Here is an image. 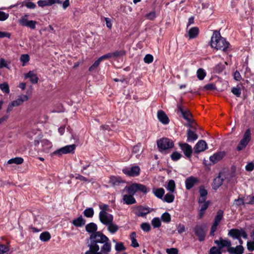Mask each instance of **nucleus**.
<instances>
[{
  "label": "nucleus",
  "mask_w": 254,
  "mask_h": 254,
  "mask_svg": "<svg viewBox=\"0 0 254 254\" xmlns=\"http://www.w3.org/2000/svg\"><path fill=\"white\" fill-rule=\"evenodd\" d=\"M90 240L89 250L85 254H110L112 244L109 239L102 233L98 231L91 235Z\"/></svg>",
  "instance_id": "nucleus-1"
},
{
  "label": "nucleus",
  "mask_w": 254,
  "mask_h": 254,
  "mask_svg": "<svg viewBox=\"0 0 254 254\" xmlns=\"http://www.w3.org/2000/svg\"><path fill=\"white\" fill-rule=\"evenodd\" d=\"M229 43L225 38L221 37L220 33L215 31L211 37L210 46L217 50L225 51L228 48Z\"/></svg>",
  "instance_id": "nucleus-2"
},
{
  "label": "nucleus",
  "mask_w": 254,
  "mask_h": 254,
  "mask_svg": "<svg viewBox=\"0 0 254 254\" xmlns=\"http://www.w3.org/2000/svg\"><path fill=\"white\" fill-rule=\"evenodd\" d=\"M125 190L128 194H131L132 195H134L138 191L143 193H146L149 190L145 186L138 183H133L128 187H126Z\"/></svg>",
  "instance_id": "nucleus-3"
},
{
  "label": "nucleus",
  "mask_w": 254,
  "mask_h": 254,
  "mask_svg": "<svg viewBox=\"0 0 254 254\" xmlns=\"http://www.w3.org/2000/svg\"><path fill=\"white\" fill-rule=\"evenodd\" d=\"M228 235L233 238L238 239L240 245L243 243V241L241 239V237L247 239L248 238V234L243 229H233L229 231Z\"/></svg>",
  "instance_id": "nucleus-4"
},
{
  "label": "nucleus",
  "mask_w": 254,
  "mask_h": 254,
  "mask_svg": "<svg viewBox=\"0 0 254 254\" xmlns=\"http://www.w3.org/2000/svg\"><path fill=\"white\" fill-rule=\"evenodd\" d=\"M29 98V97L26 95H21L18 96L16 100L11 102L8 104L6 112L7 113L10 112L14 107L21 105L24 102L28 100Z\"/></svg>",
  "instance_id": "nucleus-5"
},
{
  "label": "nucleus",
  "mask_w": 254,
  "mask_h": 254,
  "mask_svg": "<svg viewBox=\"0 0 254 254\" xmlns=\"http://www.w3.org/2000/svg\"><path fill=\"white\" fill-rule=\"evenodd\" d=\"M251 139V133L250 129H247L245 131L243 138L240 140L239 144L237 146V149L238 150L240 151L244 149Z\"/></svg>",
  "instance_id": "nucleus-6"
},
{
  "label": "nucleus",
  "mask_w": 254,
  "mask_h": 254,
  "mask_svg": "<svg viewBox=\"0 0 254 254\" xmlns=\"http://www.w3.org/2000/svg\"><path fill=\"white\" fill-rule=\"evenodd\" d=\"M157 146L160 150H165L174 146L173 141L168 138H162L157 141Z\"/></svg>",
  "instance_id": "nucleus-7"
},
{
  "label": "nucleus",
  "mask_w": 254,
  "mask_h": 254,
  "mask_svg": "<svg viewBox=\"0 0 254 254\" xmlns=\"http://www.w3.org/2000/svg\"><path fill=\"white\" fill-rule=\"evenodd\" d=\"M75 147L74 144L66 145L56 150L53 152V154L61 156L63 154L73 153Z\"/></svg>",
  "instance_id": "nucleus-8"
},
{
  "label": "nucleus",
  "mask_w": 254,
  "mask_h": 254,
  "mask_svg": "<svg viewBox=\"0 0 254 254\" xmlns=\"http://www.w3.org/2000/svg\"><path fill=\"white\" fill-rule=\"evenodd\" d=\"M28 15L25 14L22 16L19 20V23L22 26H26L31 29H34L36 27V21L34 20H29Z\"/></svg>",
  "instance_id": "nucleus-9"
},
{
  "label": "nucleus",
  "mask_w": 254,
  "mask_h": 254,
  "mask_svg": "<svg viewBox=\"0 0 254 254\" xmlns=\"http://www.w3.org/2000/svg\"><path fill=\"white\" fill-rule=\"evenodd\" d=\"M99 218L100 222L106 226L109 225L111 222H113V216L109 213H99Z\"/></svg>",
  "instance_id": "nucleus-10"
},
{
  "label": "nucleus",
  "mask_w": 254,
  "mask_h": 254,
  "mask_svg": "<svg viewBox=\"0 0 254 254\" xmlns=\"http://www.w3.org/2000/svg\"><path fill=\"white\" fill-rule=\"evenodd\" d=\"M123 172L129 176L135 177L139 175L140 173V168L137 166H134L131 167H127L123 169Z\"/></svg>",
  "instance_id": "nucleus-11"
},
{
  "label": "nucleus",
  "mask_w": 254,
  "mask_h": 254,
  "mask_svg": "<svg viewBox=\"0 0 254 254\" xmlns=\"http://www.w3.org/2000/svg\"><path fill=\"white\" fill-rule=\"evenodd\" d=\"M214 243L217 245L218 247L222 251L224 248H227V250L231 245L230 241L227 239H223L222 238H220L219 240L214 241Z\"/></svg>",
  "instance_id": "nucleus-12"
},
{
  "label": "nucleus",
  "mask_w": 254,
  "mask_h": 254,
  "mask_svg": "<svg viewBox=\"0 0 254 254\" xmlns=\"http://www.w3.org/2000/svg\"><path fill=\"white\" fill-rule=\"evenodd\" d=\"M224 179V176L222 174H219L213 182L212 184V189L215 190H217L222 185Z\"/></svg>",
  "instance_id": "nucleus-13"
},
{
  "label": "nucleus",
  "mask_w": 254,
  "mask_h": 254,
  "mask_svg": "<svg viewBox=\"0 0 254 254\" xmlns=\"http://www.w3.org/2000/svg\"><path fill=\"white\" fill-rule=\"evenodd\" d=\"M199 182L198 179L193 176L188 178L185 181V185L187 190H190Z\"/></svg>",
  "instance_id": "nucleus-14"
},
{
  "label": "nucleus",
  "mask_w": 254,
  "mask_h": 254,
  "mask_svg": "<svg viewBox=\"0 0 254 254\" xmlns=\"http://www.w3.org/2000/svg\"><path fill=\"white\" fill-rule=\"evenodd\" d=\"M207 148V143L203 140H200L197 142L194 147V151L196 153L204 151Z\"/></svg>",
  "instance_id": "nucleus-15"
},
{
  "label": "nucleus",
  "mask_w": 254,
  "mask_h": 254,
  "mask_svg": "<svg viewBox=\"0 0 254 254\" xmlns=\"http://www.w3.org/2000/svg\"><path fill=\"white\" fill-rule=\"evenodd\" d=\"M179 145L182 150L184 152L185 155L188 158H190L192 153L191 146L186 143H180Z\"/></svg>",
  "instance_id": "nucleus-16"
},
{
  "label": "nucleus",
  "mask_w": 254,
  "mask_h": 254,
  "mask_svg": "<svg viewBox=\"0 0 254 254\" xmlns=\"http://www.w3.org/2000/svg\"><path fill=\"white\" fill-rule=\"evenodd\" d=\"M195 235L198 237L200 241L204 240L205 236V232L204 229L200 226H196L194 228Z\"/></svg>",
  "instance_id": "nucleus-17"
},
{
  "label": "nucleus",
  "mask_w": 254,
  "mask_h": 254,
  "mask_svg": "<svg viewBox=\"0 0 254 254\" xmlns=\"http://www.w3.org/2000/svg\"><path fill=\"white\" fill-rule=\"evenodd\" d=\"M24 78H29L31 83L33 84L37 83L38 81L39 78L34 71H30L28 73L24 74Z\"/></svg>",
  "instance_id": "nucleus-18"
},
{
  "label": "nucleus",
  "mask_w": 254,
  "mask_h": 254,
  "mask_svg": "<svg viewBox=\"0 0 254 254\" xmlns=\"http://www.w3.org/2000/svg\"><path fill=\"white\" fill-rule=\"evenodd\" d=\"M122 55V53L120 51H116L113 53H109L100 57V60L103 61L107 59H114Z\"/></svg>",
  "instance_id": "nucleus-19"
},
{
  "label": "nucleus",
  "mask_w": 254,
  "mask_h": 254,
  "mask_svg": "<svg viewBox=\"0 0 254 254\" xmlns=\"http://www.w3.org/2000/svg\"><path fill=\"white\" fill-rule=\"evenodd\" d=\"M199 198L198 199V202L199 203L204 202L207 195V190L204 188L203 186H200L199 189Z\"/></svg>",
  "instance_id": "nucleus-20"
},
{
  "label": "nucleus",
  "mask_w": 254,
  "mask_h": 254,
  "mask_svg": "<svg viewBox=\"0 0 254 254\" xmlns=\"http://www.w3.org/2000/svg\"><path fill=\"white\" fill-rule=\"evenodd\" d=\"M37 3L39 6L44 7L47 5H52L56 3H61L62 1L60 0H40Z\"/></svg>",
  "instance_id": "nucleus-21"
},
{
  "label": "nucleus",
  "mask_w": 254,
  "mask_h": 254,
  "mask_svg": "<svg viewBox=\"0 0 254 254\" xmlns=\"http://www.w3.org/2000/svg\"><path fill=\"white\" fill-rule=\"evenodd\" d=\"M244 247L241 246H237L236 247H230L228 252L231 254H242L244 252Z\"/></svg>",
  "instance_id": "nucleus-22"
},
{
  "label": "nucleus",
  "mask_w": 254,
  "mask_h": 254,
  "mask_svg": "<svg viewBox=\"0 0 254 254\" xmlns=\"http://www.w3.org/2000/svg\"><path fill=\"white\" fill-rule=\"evenodd\" d=\"M149 213V210L147 208L138 206L135 209V213L138 216L143 217Z\"/></svg>",
  "instance_id": "nucleus-23"
},
{
  "label": "nucleus",
  "mask_w": 254,
  "mask_h": 254,
  "mask_svg": "<svg viewBox=\"0 0 254 254\" xmlns=\"http://www.w3.org/2000/svg\"><path fill=\"white\" fill-rule=\"evenodd\" d=\"M133 196V195L128 194V193L124 195L123 198L124 202L127 205L134 204L136 202V200Z\"/></svg>",
  "instance_id": "nucleus-24"
},
{
  "label": "nucleus",
  "mask_w": 254,
  "mask_h": 254,
  "mask_svg": "<svg viewBox=\"0 0 254 254\" xmlns=\"http://www.w3.org/2000/svg\"><path fill=\"white\" fill-rule=\"evenodd\" d=\"M157 117L160 122L164 125L169 123V119L166 114L162 111H159L157 113Z\"/></svg>",
  "instance_id": "nucleus-25"
},
{
  "label": "nucleus",
  "mask_w": 254,
  "mask_h": 254,
  "mask_svg": "<svg viewBox=\"0 0 254 254\" xmlns=\"http://www.w3.org/2000/svg\"><path fill=\"white\" fill-rule=\"evenodd\" d=\"M42 151L44 152H49L52 147V143L47 139H43L41 141Z\"/></svg>",
  "instance_id": "nucleus-26"
},
{
  "label": "nucleus",
  "mask_w": 254,
  "mask_h": 254,
  "mask_svg": "<svg viewBox=\"0 0 254 254\" xmlns=\"http://www.w3.org/2000/svg\"><path fill=\"white\" fill-rule=\"evenodd\" d=\"M178 111H179L182 115L183 116L184 118L187 120L189 122H190L191 120L190 117H191V114L190 113L189 111L188 110H184L183 108V107L180 105H178Z\"/></svg>",
  "instance_id": "nucleus-27"
},
{
  "label": "nucleus",
  "mask_w": 254,
  "mask_h": 254,
  "mask_svg": "<svg viewBox=\"0 0 254 254\" xmlns=\"http://www.w3.org/2000/svg\"><path fill=\"white\" fill-rule=\"evenodd\" d=\"M152 192L157 197L162 199L165 193V190L163 188H153Z\"/></svg>",
  "instance_id": "nucleus-28"
},
{
  "label": "nucleus",
  "mask_w": 254,
  "mask_h": 254,
  "mask_svg": "<svg viewBox=\"0 0 254 254\" xmlns=\"http://www.w3.org/2000/svg\"><path fill=\"white\" fill-rule=\"evenodd\" d=\"M223 152H218L210 157V160L213 163H215L220 160L224 156Z\"/></svg>",
  "instance_id": "nucleus-29"
},
{
  "label": "nucleus",
  "mask_w": 254,
  "mask_h": 254,
  "mask_svg": "<svg viewBox=\"0 0 254 254\" xmlns=\"http://www.w3.org/2000/svg\"><path fill=\"white\" fill-rule=\"evenodd\" d=\"M86 230L89 233H91V235L96 233L97 230V226L94 223L88 224L86 227Z\"/></svg>",
  "instance_id": "nucleus-30"
},
{
  "label": "nucleus",
  "mask_w": 254,
  "mask_h": 254,
  "mask_svg": "<svg viewBox=\"0 0 254 254\" xmlns=\"http://www.w3.org/2000/svg\"><path fill=\"white\" fill-rule=\"evenodd\" d=\"M72 224L76 227H81L85 224V220L82 216H80L73 220Z\"/></svg>",
  "instance_id": "nucleus-31"
},
{
  "label": "nucleus",
  "mask_w": 254,
  "mask_h": 254,
  "mask_svg": "<svg viewBox=\"0 0 254 254\" xmlns=\"http://www.w3.org/2000/svg\"><path fill=\"white\" fill-rule=\"evenodd\" d=\"M199 30L197 27H194L190 28L189 32L188 35L190 39L195 38L198 34Z\"/></svg>",
  "instance_id": "nucleus-32"
},
{
  "label": "nucleus",
  "mask_w": 254,
  "mask_h": 254,
  "mask_svg": "<svg viewBox=\"0 0 254 254\" xmlns=\"http://www.w3.org/2000/svg\"><path fill=\"white\" fill-rule=\"evenodd\" d=\"M224 212L222 210L217 211L216 215L215 217L213 223L219 225L221 220L223 217Z\"/></svg>",
  "instance_id": "nucleus-33"
},
{
  "label": "nucleus",
  "mask_w": 254,
  "mask_h": 254,
  "mask_svg": "<svg viewBox=\"0 0 254 254\" xmlns=\"http://www.w3.org/2000/svg\"><path fill=\"white\" fill-rule=\"evenodd\" d=\"M136 233L132 232L130 235V239L131 241V246L133 248H137L139 247V244L136 241Z\"/></svg>",
  "instance_id": "nucleus-34"
},
{
  "label": "nucleus",
  "mask_w": 254,
  "mask_h": 254,
  "mask_svg": "<svg viewBox=\"0 0 254 254\" xmlns=\"http://www.w3.org/2000/svg\"><path fill=\"white\" fill-rule=\"evenodd\" d=\"M51 234L47 231L42 232L39 237L40 240L42 242H47L51 239Z\"/></svg>",
  "instance_id": "nucleus-35"
},
{
  "label": "nucleus",
  "mask_w": 254,
  "mask_h": 254,
  "mask_svg": "<svg viewBox=\"0 0 254 254\" xmlns=\"http://www.w3.org/2000/svg\"><path fill=\"white\" fill-rule=\"evenodd\" d=\"M107 226L108 230L111 234H114L117 232L119 230V227L116 225L111 222L109 225H106Z\"/></svg>",
  "instance_id": "nucleus-36"
},
{
  "label": "nucleus",
  "mask_w": 254,
  "mask_h": 254,
  "mask_svg": "<svg viewBox=\"0 0 254 254\" xmlns=\"http://www.w3.org/2000/svg\"><path fill=\"white\" fill-rule=\"evenodd\" d=\"M23 162V159L21 157H15L14 158H12L9 159L7 161V164H15L17 165H19L22 164Z\"/></svg>",
  "instance_id": "nucleus-37"
},
{
  "label": "nucleus",
  "mask_w": 254,
  "mask_h": 254,
  "mask_svg": "<svg viewBox=\"0 0 254 254\" xmlns=\"http://www.w3.org/2000/svg\"><path fill=\"white\" fill-rule=\"evenodd\" d=\"M175 196L170 193H167L162 198V200L168 203H171L174 201Z\"/></svg>",
  "instance_id": "nucleus-38"
},
{
  "label": "nucleus",
  "mask_w": 254,
  "mask_h": 254,
  "mask_svg": "<svg viewBox=\"0 0 254 254\" xmlns=\"http://www.w3.org/2000/svg\"><path fill=\"white\" fill-rule=\"evenodd\" d=\"M109 182L113 185H118L120 183L122 182V180L120 177L111 176L110 178Z\"/></svg>",
  "instance_id": "nucleus-39"
},
{
  "label": "nucleus",
  "mask_w": 254,
  "mask_h": 254,
  "mask_svg": "<svg viewBox=\"0 0 254 254\" xmlns=\"http://www.w3.org/2000/svg\"><path fill=\"white\" fill-rule=\"evenodd\" d=\"M9 244H3L0 243V254H4L9 251Z\"/></svg>",
  "instance_id": "nucleus-40"
},
{
  "label": "nucleus",
  "mask_w": 254,
  "mask_h": 254,
  "mask_svg": "<svg viewBox=\"0 0 254 254\" xmlns=\"http://www.w3.org/2000/svg\"><path fill=\"white\" fill-rule=\"evenodd\" d=\"M187 134L188 141H194L198 138L197 134L190 129L188 130Z\"/></svg>",
  "instance_id": "nucleus-41"
},
{
  "label": "nucleus",
  "mask_w": 254,
  "mask_h": 254,
  "mask_svg": "<svg viewBox=\"0 0 254 254\" xmlns=\"http://www.w3.org/2000/svg\"><path fill=\"white\" fill-rule=\"evenodd\" d=\"M20 61L22 63V66H25L30 60L29 56L28 54H23L20 58Z\"/></svg>",
  "instance_id": "nucleus-42"
},
{
  "label": "nucleus",
  "mask_w": 254,
  "mask_h": 254,
  "mask_svg": "<svg viewBox=\"0 0 254 254\" xmlns=\"http://www.w3.org/2000/svg\"><path fill=\"white\" fill-rule=\"evenodd\" d=\"M175 183L173 180H170L168 183L167 186L166 187V189L168 190H169L171 192L174 191L175 189Z\"/></svg>",
  "instance_id": "nucleus-43"
},
{
  "label": "nucleus",
  "mask_w": 254,
  "mask_h": 254,
  "mask_svg": "<svg viewBox=\"0 0 254 254\" xmlns=\"http://www.w3.org/2000/svg\"><path fill=\"white\" fill-rule=\"evenodd\" d=\"M94 210L92 208H86L83 212V214L86 217H92L94 215Z\"/></svg>",
  "instance_id": "nucleus-44"
},
{
  "label": "nucleus",
  "mask_w": 254,
  "mask_h": 254,
  "mask_svg": "<svg viewBox=\"0 0 254 254\" xmlns=\"http://www.w3.org/2000/svg\"><path fill=\"white\" fill-rule=\"evenodd\" d=\"M0 89L4 93L8 94L10 92L9 86L6 82L0 84Z\"/></svg>",
  "instance_id": "nucleus-45"
},
{
  "label": "nucleus",
  "mask_w": 254,
  "mask_h": 254,
  "mask_svg": "<svg viewBox=\"0 0 254 254\" xmlns=\"http://www.w3.org/2000/svg\"><path fill=\"white\" fill-rule=\"evenodd\" d=\"M206 76V72L202 68H199L197 71V77L199 80H202Z\"/></svg>",
  "instance_id": "nucleus-46"
},
{
  "label": "nucleus",
  "mask_w": 254,
  "mask_h": 254,
  "mask_svg": "<svg viewBox=\"0 0 254 254\" xmlns=\"http://www.w3.org/2000/svg\"><path fill=\"white\" fill-rule=\"evenodd\" d=\"M222 251L219 247H212L209 250V254H221Z\"/></svg>",
  "instance_id": "nucleus-47"
},
{
  "label": "nucleus",
  "mask_w": 254,
  "mask_h": 254,
  "mask_svg": "<svg viewBox=\"0 0 254 254\" xmlns=\"http://www.w3.org/2000/svg\"><path fill=\"white\" fill-rule=\"evenodd\" d=\"M115 250L117 252H122L126 250V247L124 246L122 242L116 243L115 246Z\"/></svg>",
  "instance_id": "nucleus-48"
},
{
  "label": "nucleus",
  "mask_w": 254,
  "mask_h": 254,
  "mask_svg": "<svg viewBox=\"0 0 254 254\" xmlns=\"http://www.w3.org/2000/svg\"><path fill=\"white\" fill-rule=\"evenodd\" d=\"M99 206L100 210L99 213H108V211L109 210V207L107 204L101 203L99 204Z\"/></svg>",
  "instance_id": "nucleus-49"
},
{
  "label": "nucleus",
  "mask_w": 254,
  "mask_h": 254,
  "mask_svg": "<svg viewBox=\"0 0 254 254\" xmlns=\"http://www.w3.org/2000/svg\"><path fill=\"white\" fill-rule=\"evenodd\" d=\"M151 224L154 228H158L161 226V223L160 219L156 217L152 220Z\"/></svg>",
  "instance_id": "nucleus-50"
},
{
  "label": "nucleus",
  "mask_w": 254,
  "mask_h": 254,
  "mask_svg": "<svg viewBox=\"0 0 254 254\" xmlns=\"http://www.w3.org/2000/svg\"><path fill=\"white\" fill-rule=\"evenodd\" d=\"M162 220L166 223H169L171 221V216L169 213L165 212L161 216Z\"/></svg>",
  "instance_id": "nucleus-51"
},
{
  "label": "nucleus",
  "mask_w": 254,
  "mask_h": 254,
  "mask_svg": "<svg viewBox=\"0 0 254 254\" xmlns=\"http://www.w3.org/2000/svg\"><path fill=\"white\" fill-rule=\"evenodd\" d=\"M102 62L100 58H99L97 60H96L94 64L89 67V70L90 71H93L100 64V63Z\"/></svg>",
  "instance_id": "nucleus-52"
},
{
  "label": "nucleus",
  "mask_w": 254,
  "mask_h": 254,
  "mask_svg": "<svg viewBox=\"0 0 254 254\" xmlns=\"http://www.w3.org/2000/svg\"><path fill=\"white\" fill-rule=\"evenodd\" d=\"M140 227L141 229L144 231L146 232H149L151 229V226L150 224L148 223H142Z\"/></svg>",
  "instance_id": "nucleus-53"
},
{
  "label": "nucleus",
  "mask_w": 254,
  "mask_h": 254,
  "mask_svg": "<svg viewBox=\"0 0 254 254\" xmlns=\"http://www.w3.org/2000/svg\"><path fill=\"white\" fill-rule=\"evenodd\" d=\"M142 151L143 150H141L140 144H138L134 146L132 149V152L135 154H137V155H139V153L140 152H142Z\"/></svg>",
  "instance_id": "nucleus-54"
},
{
  "label": "nucleus",
  "mask_w": 254,
  "mask_h": 254,
  "mask_svg": "<svg viewBox=\"0 0 254 254\" xmlns=\"http://www.w3.org/2000/svg\"><path fill=\"white\" fill-rule=\"evenodd\" d=\"M232 92L237 97H240L241 94V90L239 86L233 87L232 89Z\"/></svg>",
  "instance_id": "nucleus-55"
},
{
  "label": "nucleus",
  "mask_w": 254,
  "mask_h": 254,
  "mask_svg": "<svg viewBox=\"0 0 254 254\" xmlns=\"http://www.w3.org/2000/svg\"><path fill=\"white\" fill-rule=\"evenodd\" d=\"M182 157V154L178 152H174L171 155V158L174 161H177Z\"/></svg>",
  "instance_id": "nucleus-56"
},
{
  "label": "nucleus",
  "mask_w": 254,
  "mask_h": 254,
  "mask_svg": "<svg viewBox=\"0 0 254 254\" xmlns=\"http://www.w3.org/2000/svg\"><path fill=\"white\" fill-rule=\"evenodd\" d=\"M247 249L250 252H253L254 250V241H248L247 242Z\"/></svg>",
  "instance_id": "nucleus-57"
},
{
  "label": "nucleus",
  "mask_w": 254,
  "mask_h": 254,
  "mask_svg": "<svg viewBox=\"0 0 254 254\" xmlns=\"http://www.w3.org/2000/svg\"><path fill=\"white\" fill-rule=\"evenodd\" d=\"M153 57L150 54L146 55L144 58V61L146 64H150L153 62Z\"/></svg>",
  "instance_id": "nucleus-58"
},
{
  "label": "nucleus",
  "mask_w": 254,
  "mask_h": 254,
  "mask_svg": "<svg viewBox=\"0 0 254 254\" xmlns=\"http://www.w3.org/2000/svg\"><path fill=\"white\" fill-rule=\"evenodd\" d=\"M244 204H246L245 198H238L237 199H236L235 200L234 204L236 205V206H241Z\"/></svg>",
  "instance_id": "nucleus-59"
},
{
  "label": "nucleus",
  "mask_w": 254,
  "mask_h": 254,
  "mask_svg": "<svg viewBox=\"0 0 254 254\" xmlns=\"http://www.w3.org/2000/svg\"><path fill=\"white\" fill-rule=\"evenodd\" d=\"M3 67L9 68L8 64L4 59H0V69Z\"/></svg>",
  "instance_id": "nucleus-60"
},
{
  "label": "nucleus",
  "mask_w": 254,
  "mask_h": 254,
  "mask_svg": "<svg viewBox=\"0 0 254 254\" xmlns=\"http://www.w3.org/2000/svg\"><path fill=\"white\" fill-rule=\"evenodd\" d=\"M166 253L168 254H178V250L176 248L167 249Z\"/></svg>",
  "instance_id": "nucleus-61"
},
{
  "label": "nucleus",
  "mask_w": 254,
  "mask_h": 254,
  "mask_svg": "<svg viewBox=\"0 0 254 254\" xmlns=\"http://www.w3.org/2000/svg\"><path fill=\"white\" fill-rule=\"evenodd\" d=\"M156 17V13L154 11H152L145 15V17L149 20H153Z\"/></svg>",
  "instance_id": "nucleus-62"
},
{
  "label": "nucleus",
  "mask_w": 254,
  "mask_h": 254,
  "mask_svg": "<svg viewBox=\"0 0 254 254\" xmlns=\"http://www.w3.org/2000/svg\"><path fill=\"white\" fill-rule=\"evenodd\" d=\"M9 14L2 11H0V20L4 21L8 17Z\"/></svg>",
  "instance_id": "nucleus-63"
},
{
  "label": "nucleus",
  "mask_w": 254,
  "mask_h": 254,
  "mask_svg": "<svg viewBox=\"0 0 254 254\" xmlns=\"http://www.w3.org/2000/svg\"><path fill=\"white\" fill-rule=\"evenodd\" d=\"M104 20L106 22L107 27L110 29H111L112 27V23L111 19L108 17H105Z\"/></svg>",
  "instance_id": "nucleus-64"
}]
</instances>
